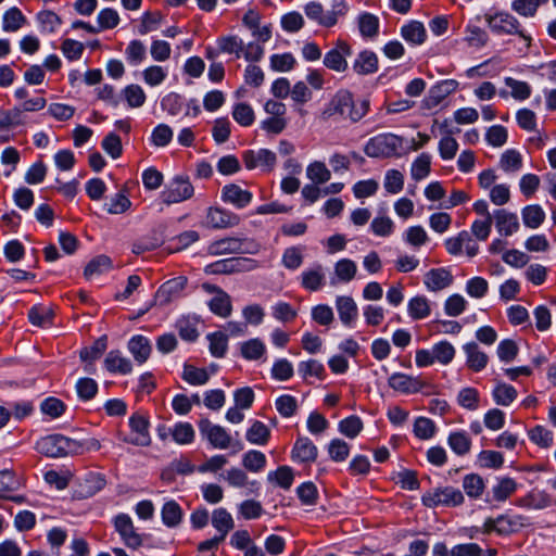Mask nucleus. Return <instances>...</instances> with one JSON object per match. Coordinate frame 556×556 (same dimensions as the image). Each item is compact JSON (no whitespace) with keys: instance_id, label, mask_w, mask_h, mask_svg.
I'll use <instances>...</instances> for the list:
<instances>
[{"instance_id":"nucleus-1","label":"nucleus","mask_w":556,"mask_h":556,"mask_svg":"<svg viewBox=\"0 0 556 556\" xmlns=\"http://www.w3.org/2000/svg\"><path fill=\"white\" fill-rule=\"evenodd\" d=\"M368 100L354 101L353 94L345 89L336 92L324 109V119L345 121L352 123L361 121L368 112Z\"/></svg>"},{"instance_id":"nucleus-2","label":"nucleus","mask_w":556,"mask_h":556,"mask_svg":"<svg viewBox=\"0 0 556 556\" xmlns=\"http://www.w3.org/2000/svg\"><path fill=\"white\" fill-rule=\"evenodd\" d=\"M35 448L47 457L55 458L78 453L79 444L62 434H50L40 438L36 442Z\"/></svg>"},{"instance_id":"nucleus-3","label":"nucleus","mask_w":556,"mask_h":556,"mask_svg":"<svg viewBox=\"0 0 556 556\" xmlns=\"http://www.w3.org/2000/svg\"><path fill=\"white\" fill-rule=\"evenodd\" d=\"M485 21L489 27L497 34L518 35L527 45L530 46L531 37L527 35L519 21L507 12H498L495 14H486Z\"/></svg>"},{"instance_id":"nucleus-4","label":"nucleus","mask_w":556,"mask_h":556,"mask_svg":"<svg viewBox=\"0 0 556 556\" xmlns=\"http://www.w3.org/2000/svg\"><path fill=\"white\" fill-rule=\"evenodd\" d=\"M402 146V139L394 134H380L370 138L364 147L369 157H390L396 154Z\"/></svg>"},{"instance_id":"nucleus-5","label":"nucleus","mask_w":556,"mask_h":556,"mask_svg":"<svg viewBox=\"0 0 556 556\" xmlns=\"http://www.w3.org/2000/svg\"><path fill=\"white\" fill-rule=\"evenodd\" d=\"M194 193V188L186 176H175L161 192L162 201L167 204H176L189 200Z\"/></svg>"},{"instance_id":"nucleus-6","label":"nucleus","mask_w":556,"mask_h":556,"mask_svg":"<svg viewBox=\"0 0 556 556\" xmlns=\"http://www.w3.org/2000/svg\"><path fill=\"white\" fill-rule=\"evenodd\" d=\"M426 507L433 508L440 505L458 506L464 502L463 493L453 486L438 488L426 492L421 497Z\"/></svg>"},{"instance_id":"nucleus-7","label":"nucleus","mask_w":556,"mask_h":556,"mask_svg":"<svg viewBox=\"0 0 556 556\" xmlns=\"http://www.w3.org/2000/svg\"><path fill=\"white\" fill-rule=\"evenodd\" d=\"M26 124V116L17 109L0 110V142L14 138V130Z\"/></svg>"},{"instance_id":"nucleus-8","label":"nucleus","mask_w":556,"mask_h":556,"mask_svg":"<svg viewBox=\"0 0 556 556\" xmlns=\"http://www.w3.org/2000/svg\"><path fill=\"white\" fill-rule=\"evenodd\" d=\"M351 54V46L346 41L339 39L336 46L325 54L323 62L327 68L342 73L348 70L346 58Z\"/></svg>"},{"instance_id":"nucleus-9","label":"nucleus","mask_w":556,"mask_h":556,"mask_svg":"<svg viewBox=\"0 0 556 556\" xmlns=\"http://www.w3.org/2000/svg\"><path fill=\"white\" fill-rule=\"evenodd\" d=\"M515 505L528 510H543L556 505V501L547 491L532 489L526 495L517 498Z\"/></svg>"},{"instance_id":"nucleus-10","label":"nucleus","mask_w":556,"mask_h":556,"mask_svg":"<svg viewBox=\"0 0 556 556\" xmlns=\"http://www.w3.org/2000/svg\"><path fill=\"white\" fill-rule=\"evenodd\" d=\"M242 160L248 169L271 172L276 165V154L268 149L248 150L242 154Z\"/></svg>"},{"instance_id":"nucleus-11","label":"nucleus","mask_w":556,"mask_h":556,"mask_svg":"<svg viewBox=\"0 0 556 556\" xmlns=\"http://www.w3.org/2000/svg\"><path fill=\"white\" fill-rule=\"evenodd\" d=\"M187 281L185 276H178L164 282L154 295V304L164 306L179 299L187 286Z\"/></svg>"},{"instance_id":"nucleus-12","label":"nucleus","mask_w":556,"mask_h":556,"mask_svg":"<svg viewBox=\"0 0 556 556\" xmlns=\"http://www.w3.org/2000/svg\"><path fill=\"white\" fill-rule=\"evenodd\" d=\"M199 430L215 448L226 450L231 445V437L227 430L212 424L208 419L200 420Z\"/></svg>"},{"instance_id":"nucleus-13","label":"nucleus","mask_w":556,"mask_h":556,"mask_svg":"<svg viewBox=\"0 0 556 556\" xmlns=\"http://www.w3.org/2000/svg\"><path fill=\"white\" fill-rule=\"evenodd\" d=\"M129 427L131 429V435L124 438L123 440L125 442L138 446H147L150 444L149 421L144 416L139 414L130 416Z\"/></svg>"},{"instance_id":"nucleus-14","label":"nucleus","mask_w":556,"mask_h":556,"mask_svg":"<svg viewBox=\"0 0 556 556\" xmlns=\"http://www.w3.org/2000/svg\"><path fill=\"white\" fill-rule=\"evenodd\" d=\"M114 526L119 533L124 543L130 548H137L141 545L142 540L135 531L131 518L126 514H119L114 519Z\"/></svg>"},{"instance_id":"nucleus-15","label":"nucleus","mask_w":556,"mask_h":556,"mask_svg":"<svg viewBox=\"0 0 556 556\" xmlns=\"http://www.w3.org/2000/svg\"><path fill=\"white\" fill-rule=\"evenodd\" d=\"M206 224L215 229L230 228L240 224V217L225 208L210 207L206 214Z\"/></svg>"},{"instance_id":"nucleus-16","label":"nucleus","mask_w":556,"mask_h":556,"mask_svg":"<svg viewBox=\"0 0 556 556\" xmlns=\"http://www.w3.org/2000/svg\"><path fill=\"white\" fill-rule=\"evenodd\" d=\"M253 199L252 192L242 189L239 185L229 184L222 189V200L230 203L237 208H244Z\"/></svg>"},{"instance_id":"nucleus-17","label":"nucleus","mask_w":556,"mask_h":556,"mask_svg":"<svg viewBox=\"0 0 556 556\" xmlns=\"http://www.w3.org/2000/svg\"><path fill=\"white\" fill-rule=\"evenodd\" d=\"M388 382L393 390L404 394L417 393L425 386L419 378L402 372L391 375Z\"/></svg>"},{"instance_id":"nucleus-18","label":"nucleus","mask_w":556,"mask_h":556,"mask_svg":"<svg viewBox=\"0 0 556 556\" xmlns=\"http://www.w3.org/2000/svg\"><path fill=\"white\" fill-rule=\"evenodd\" d=\"M453 282V276L446 268H432L425 274L424 283L429 291L438 292Z\"/></svg>"},{"instance_id":"nucleus-19","label":"nucleus","mask_w":556,"mask_h":556,"mask_svg":"<svg viewBox=\"0 0 556 556\" xmlns=\"http://www.w3.org/2000/svg\"><path fill=\"white\" fill-rule=\"evenodd\" d=\"M336 308L341 323L346 327H352L358 316L357 304L352 296L340 295L336 299Z\"/></svg>"},{"instance_id":"nucleus-20","label":"nucleus","mask_w":556,"mask_h":556,"mask_svg":"<svg viewBox=\"0 0 556 556\" xmlns=\"http://www.w3.org/2000/svg\"><path fill=\"white\" fill-rule=\"evenodd\" d=\"M493 218L498 233L506 237L517 232L520 227L517 214L504 208L494 211Z\"/></svg>"},{"instance_id":"nucleus-21","label":"nucleus","mask_w":556,"mask_h":556,"mask_svg":"<svg viewBox=\"0 0 556 556\" xmlns=\"http://www.w3.org/2000/svg\"><path fill=\"white\" fill-rule=\"evenodd\" d=\"M498 534L510 535L529 526V518L519 514H503L497 517Z\"/></svg>"},{"instance_id":"nucleus-22","label":"nucleus","mask_w":556,"mask_h":556,"mask_svg":"<svg viewBox=\"0 0 556 556\" xmlns=\"http://www.w3.org/2000/svg\"><path fill=\"white\" fill-rule=\"evenodd\" d=\"M326 283L325 268L320 264L305 269L301 274V286L308 291H317Z\"/></svg>"},{"instance_id":"nucleus-23","label":"nucleus","mask_w":556,"mask_h":556,"mask_svg":"<svg viewBox=\"0 0 556 556\" xmlns=\"http://www.w3.org/2000/svg\"><path fill=\"white\" fill-rule=\"evenodd\" d=\"M317 447L308 438H299L292 448L291 457L300 463H313L317 458Z\"/></svg>"},{"instance_id":"nucleus-24","label":"nucleus","mask_w":556,"mask_h":556,"mask_svg":"<svg viewBox=\"0 0 556 556\" xmlns=\"http://www.w3.org/2000/svg\"><path fill=\"white\" fill-rule=\"evenodd\" d=\"M211 522L216 530L219 539H226L228 533L235 528V520L231 514L223 507L216 508L212 513Z\"/></svg>"},{"instance_id":"nucleus-25","label":"nucleus","mask_w":556,"mask_h":556,"mask_svg":"<svg viewBox=\"0 0 556 556\" xmlns=\"http://www.w3.org/2000/svg\"><path fill=\"white\" fill-rule=\"evenodd\" d=\"M458 88V81L455 79H444L432 86L429 90L427 102L429 106L441 103L446 97L455 92Z\"/></svg>"},{"instance_id":"nucleus-26","label":"nucleus","mask_w":556,"mask_h":556,"mask_svg":"<svg viewBox=\"0 0 556 556\" xmlns=\"http://www.w3.org/2000/svg\"><path fill=\"white\" fill-rule=\"evenodd\" d=\"M463 350L466 354V365L469 369L479 372L486 367L489 357L480 350L476 342L466 343Z\"/></svg>"},{"instance_id":"nucleus-27","label":"nucleus","mask_w":556,"mask_h":556,"mask_svg":"<svg viewBox=\"0 0 556 556\" xmlns=\"http://www.w3.org/2000/svg\"><path fill=\"white\" fill-rule=\"evenodd\" d=\"M353 70L358 75H369L378 71V56L375 52L365 50L357 54Z\"/></svg>"},{"instance_id":"nucleus-28","label":"nucleus","mask_w":556,"mask_h":556,"mask_svg":"<svg viewBox=\"0 0 556 556\" xmlns=\"http://www.w3.org/2000/svg\"><path fill=\"white\" fill-rule=\"evenodd\" d=\"M223 478L232 488H249L251 491L258 489V483L250 481L245 471L237 467L228 469Z\"/></svg>"},{"instance_id":"nucleus-29","label":"nucleus","mask_w":556,"mask_h":556,"mask_svg":"<svg viewBox=\"0 0 556 556\" xmlns=\"http://www.w3.org/2000/svg\"><path fill=\"white\" fill-rule=\"evenodd\" d=\"M128 350L139 364H143L150 357L152 348L146 337L135 336L128 342Z\"/></svg>"},{"instance_id":"nucleus-30","label":"nucleus","mask_w":556,"mask_h":556,"mask_svg":"<svg viewBox=\"0 0 556 556\" xmlns=\"http://www.w3.org/2000/svg\"><path fill=\"white\" fill-rule=\"evenodd\" d=\"M104 366L110 372L127 375L131 371L130 361L124 357L118 351H111L104 359Z\"/></svg>"},{"instance_id":"nucleus-31","label":"nucleus","mask_w":556,"mask_h":556,"mask_svg":"<svg viewBox=\"0 0 556 556\" xmlns=\"http://www.w3.org/2000/svg\"><path fill=\"white\" fill-rule=\"evenodd\" d=\"M402 37L412 45H421L426 40L427 33L422 23L410 21L401 28Z\"/></svg>"},{"instance_id":"nucleus-32","label":"nucleus","mask_w":556,"mask_h":556,"mask_svg":"<svg viewBox=\"0 0 556 556\" xmlns=\"http://www.w3.org/2000/svg\"><path fill=\"white\" fill-rule=\"evenodd\" d=\"M306 16L323 27H332L333 21L329 17L328 11L324 10L320 2L311 1L304 7Z\"/></svg>"},{"instance_id":"nucleus-33","label":"nucleus","mask_w":556,"mask_h":556,"mask_svg":"<svg viewBox=\"0 0 556 556\" xmlns=\"http://www.w3.org/2000/svg\"><path fill=\"white\" fill-rule=\"evenodd\" d=\"M447 444L456 455L464 456L470 452L471 439L465 431H454L450 433Z\"/></svg>"},{"instance_id":"nucleus-34","label":"nucleus","mask_w":556,"mask_h":556,"mask_svg":"<svg viewBox=\"0 0 556 556\" xmlns=\"http://www.w3.org/2000/svg\"><path fill=\"white\" fill-rule=\"evenodd\" d=\"M408 314L415 319H425L431 314L430 301L424 295H417L408 301Z\"/></svg>"},{"instance_id":"nucleus-35","label":"nucleus","mask_w":556,"mask_h":556,"mask_svg":"<svg viewBox=\"0 0 556 556\" xmlns=\"http://www.w3.org/2000/svg\"><path fill=\"white\" fill-rule=\"evenodd\" d=\"M517 390L505 382L497 381L492 391L493 400L497 405L508 406L517 399Z\"/></svg>"},{"instance_id":"nucleus-36","label":"nucleus","mask_w":556,"mask_h":556,"mask_svg":"<svg viewBox=\"0 0 556 556\" xmlns=\"http://www.w3.org/2000/svg\"><path fill=\"white\" fill-rule=\"evenodd\" d=\"M218 51L222 53L235 54L239 59L244 49V42L235 35L219 37L216 41Z\"/></svg>"},{"instance_id":"nucleus-37","label":"nucleus","mask_w":556,"mask_h":556,"mask_svg":"<svg viewBox=\"0 0 556 556\" xmlns=\"http://www.w3.org/2000/svg\"><path fill=\"white\" fill-rule=\"evenodd\" d=\"M306 177L315 185H323L330 180L331 172L324 162L314 161L306 167Z\"/></svg>"},{"instance_id":"nucleus-38","label":"nucleus","mask_w":556,"mask_h":556,"mask_svg":"<svg viewBox=\"0 0 556 556\" xmlns=\"http://www.w3.org/2000/svg\"><path fill=\"white\" fill-rule=\"evenodd\" d=\"M521 216L526 227L536 229L543 224L545 212L540 205L532 204L522 208Z\"/></svg>"},{"instance_id":"nucleus-39","label":"nucleus","mask_w":556,"mask_h":556,"mask_svg":"<svg viewBox=\"0 0 556 556\" xmlns=\"http://www.w3.org/2000/svg\"><path fill=\"white\" fill-rule=\"evenodd\" d=\"M270 437V430L262 421L254 420L251 427L248 429L245 438L247 440L256 445H265Z\"/></svg>"},{"instance_id":"nucleus-40","label":"nucleus","mask_w":556,"mask_h":556,"mask_svg":"<svg viewBox=\"0 0 556 556\" xmlns=\"http://www.w3.org/2000/svg\"><path fill=\"white\" fill-rule=\"evenodd\" d=\"M457 404L468 410H477L480 406L479 391L472 387H466L459 390L457 394Z\"/></svg>"},{"instance_id":"nucleus-41","label":"nucleus","mask_w":556,"mask_h":556,"mask_svg":"<svg viewBox=\"0 0 556 556\" xmlns=\"http://www.w3.org/2000/svg\"><path fill=\"white\" fill-rule=\"evenodd\" d=\"M125 58L131 66H138L141 64L147 58V48L144 43L137 39L131 40L125 50Z\"/></svg>"},{"instance_id":"nucleus-42","label":"nucleus","mask_w":556,"mask_h":556,"mask_svg":"<svg viewBox=\"0 0 556 556\" xmlns=\"http://www.w3.org/2000/svg\"><path fill=\"white\" fill-rule=\"evenodd\" d=\"M334 276L341 282H350L353 280L357 273V265L350 258L339 260L334 264Z\"/></svg>"},{"instance_id":"nucleus-43","label":"nucleus","mask_w":556,"mask_h":556,"mask_svg":"<svg viewBox=\"0 0 556 556\" xmlns=\"http://www.w3.org/2000/svg\"><path fill=\"white\" fill-rule=\"evenodd\" d=\"M359 33L365 38H375L379 31V18L368 12L358 16Z\"/></svg>"},{"instance_id":"nucleus-44","label":"nucleus","mask_w":556,"mask_h":556,"mask_svg":"<svg viewBox=\"0 0 556 556\" xmlns=\"http://www.w3.org/2000/svg\"><path fill=\"white\" fill-rule=\"evenodd\" d=\"M210 309L220 317H228L231 314L232 305L229 294L218 292V295H214L208 302Z\"/></svg>"},{"instance_id":"nucleus-45","label":"nucleus","mask_w":556,"mask_h":556,"mask_svg":"<svg viewBox=\"0 0 556 556\" xmlns=\"http://www.w3.org/2000/svg\"><path fill=\"white\" fill-rule=\"evenodd\" d=\"M500 167L505 173H517L522 167V156L515 149L506 150L500 159Z\"/></svg>"},{"instance_id":"nucleus-46","label":"nucleus","mask_w":556,"mask_h":556,"mask_svg":"<svg viewBox=\"0 0 556 556\" xmlns=\"http://www.w3.org/2000/svg\"><path fill=\"white\" fill-rule=\"evenodd\" d=\"M162 520L167 527H176L182 519V510L175 501L166 502L162 507Z\"/></svg>"},{"instance_id":"nucleus-47","label":"nucleus","mask_w":556,"mask_h":556,"mask_svg":"<svg viewBox=\"0 0 556 556\" xmlns=\"http://www.w3.org/2000/svg\"><path fill=\"white\" fill-rule=\"evenodd\" d=\"M26 22L25 16L17 8L9 9L2 18V28L4 31H17Z\"/></svg>"},{"instance_id":"nucleus-48","label":"nucleus","mask_w":556,"mask_h":556,"mask_svg":"<svg viewBox=\"0 0 556 556\" xmlns=\"http://www.w3.org/2000/svg\"><path fill=\"white\" fill-rule=\"evenodd\" d=\"M123 97L131 109L141 108L147 99L146 92L141 86L131 84L123 89Z\"/></svg>"},{"instance_id":"nucleus-49","label":"nucleus","mask_w":556,"mask_h":556,"mask_svg":"<svg viewBox=\"0 0 556 556\" xmlns=\"http://www.w3.org/2000/svg\"><path fill=\"white\" fill-rule=\"evenodd\" d=\"M112 268V261L105 255H99L91 260L85 267L84 275L87 279L109 271Z\"/></svg>"},{"instance_id":"nucleus-50","label":"nucleus","mask_w":556,"mask_h":556,"mask_svg":"<svg viewBox=\"0 0 556 556\" xmlns=\"http://www.w3.org/2000/svg\"><path fill=\"white\" fill-rule=\"evenodd\" d=\"M517 491V482L509 477L502 478L496 485L493 486V497L497 502H504Z\"/></svg>"},{"instance_id":"nucleus-51","label":"nucleus","mask_w":556,"mask_h":556,"mask_svg":"<svg viewBox=\"0 0 556 556\" xmlns=\"http://www.w3.org/2000/svg\"><path fill=\"white\" fill-rule=\"evenodd\" d=\"M182 379L192 386H203L208 381L210 375L204 368L186 364L182 370Z\"/></svg>"},{"instance_id":"nucleus-52","label":"nucleus","mask_w":556,"mask_h":556,"mask_svg":"<svg viewBox=\"0 0 556 556\" xmlns=\"http://www.w3.org/2000/svg\"><path fill=\"white\" fill-rule=\"evenodd\" d=\"M240 351L245 359L256 361L266 352V346L260 339L255 338L243 342Z\"/></svg>"},{"instance_id":"nucleus-53","label":"nucleus","mask_w":556,"mask_h":556,"mask_svg":"<svg viewBox=\"0 0 556 556\" xmlns=\"http://www.w3.org/2000/svg\"><path fill=\"white\" fill-rule=\"evenodd\" d=\"M207 340L210 342L208 348L211 354L217 358L224 357L228 349L227 334L220 331H216L207 334Z\"/></svg>"},{"instance_id":"nucleus-54","label":"nucleus","mask_w":556,"mask_h":556,"mask_svg":"<svg viewBox=\"0 0 556 556\" xmlns=\"http://www.w3.org/2000/svg\"><path fill=\"white\" fill-rule=\"evenodd\" d=\"M242 465L252 472H260L266 466V456L260 451H249L242 457Z\"/></svg>"},{"instance_id":"nucleus-55","label":"nucleus","mask_w":556,"mask_h":556,"mask_svg":"<svg viewBox=\"0 0 556 556\" xmlns=\"http://www.w3.org/2000/svg\"><path fill=\"white\" fill-rule=\"evenodd\" d=\"M268 481L275 482L278 486L288 490L293 483V471L288 466H281L275 471H270L267 476Z\"/></svg>"},{"instance_id":"nucleus-56","label":"nucleus","mask_w":556,"mask_h":556,"mask_svg":"<svg viewBox=\"0 0 556 556\" xmlns=\"http://www.w3.org/2000/svg\"><path fill=\"white\" fill-rule=\"evenodd\" d=\"M233 119L243 127L251 126L255 121V114L248 103H237L232 110Z\"/></svg>"},{"instance_id":"nucleus-57","label":"nucleus","mask_w":556,"mask_h":556,"mask_svg":"<svg viewBox=\"0 0 556 556\" xmlns=\"http://www.w3.org/2000/svg\"><path fill=\"white\" fill-rule=\"evenodd\" d=\"M241 250V242L236 238H225L213 242L208 247L211 254L237 253Z\"/></svg>"},{"instance_id":"nucleus-58","label":"nucleus","mask_w":556,"mask_h":556,"mask_svg":"<svg viewBox=\"0 0 556 556\" xmlns=\"http://www.w3.org/2000/svg\"><path fill=\"white\" fill-rule=\"evenodd\" d=\"M28 318L35 326L47 327L52 324L53 311L49 307L34 306L28 313Z\"/></svg>"},{"instance_id":"nucleus-59","label":"nucleus","mask_w":556,"mask_h":556,"mask_svg":"<svg viewBox=\"0 0 556 556\" xmlns=\"http://www.w3.org/2000/svg\"><path fill=\"white\" fill-rule=\"evenodd\" d=\"M463 488L469 497H479L484 490L483 479L476 473H470L464 477Z\"/></svg>"},{"instance_id":"nucleus-60","label":"nucleus","mask_w":556,"mask_h":556,"mask_svg":"<svg viewBox=\"0 0 556 556\" xmlns=\"http://www.w3.org/2000/svg\"><path fill=\"white\" fill-rule=\"evenodd\" d=\"M37 21L43 33H54L62 24L61 17L52 11H42L37 14Z\"/></svg>"},{"instance_id":"nucleus-61","label":"nucleus","mask_w":556,"mask_h":556,"mask_svg":"<svg viewBox=\"0 0 556 556\" xmlns=\"http://www.w3.org/2000/svg\"><path fill=\"white\" fill-rule=\"evenodd\" d=\"M432 350L434 353L435 362H439L442 365L450 364L456 353L453 344L445 340L435 343L432 346Z\"/></svg>"},{"instance_id":"nucleus-62","label":"nucleus","mask_w":556,"mask_h":556,"mask_svg":"<svg viewBox=\"0 0 556 556\" xmlns=\"http://www.w3.org/2000/svg\"><path fill=\"white\" fill-rule=\"evenodd\" d=\"M431 156L427 153H421L412 164L410 174L415 180L426 178L430 173Z\"/></svg>"},{"instance_id":"nucleus-63","label":"nucleus","mask_w":556,"mask_h":556,"mask_svg":"<svg viewBox=\"0 0 556 556\" xmlns=\"http://www.w3.org/2000/svg\"><path fill=\"white\" fill-rule=\"evenodd\" d=\"M383 187L391 194L401 192L404 187V175L397 169L387 170Z\"/></svg>"},{"instance_id":"nucleus-64","label":"nucleus","mask_w":556,"mask_h":556,"mask_svg":"<svg viewBox=\"0 0 556 556\" xmlns=\"http://www.w3.org/2000/svg\"><path fill=\"white\" fill-rule=\"evenodd\" d=\"M281 262L290 270L300 268L303 263V249L300 247L287 248L283 251Z\"/></svg>"}]
</instances>
